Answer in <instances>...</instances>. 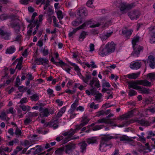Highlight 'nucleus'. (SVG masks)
<instances>
[{
	"label": "nucleus",
	"mask_w": 155,
	"mask_h": 155,
	"mask_svg": "<svg viewBox=\"0 0 155 155\" xmlns=\"http://www.w3.org/2000/svg\"><path fill=\"white\" fill-rule=\"evenodd\" d=\"M83 126L82 125H81V123L79 125H77L76 126V129H71L69 131L62 134L63 135L66 137L63 140H62V143L64 144L70 140L79 139V137L78 136H72L75 133H76L77 131L79 130Z\"/></svg>",
	"instance_id": "1"
},
{
	"label": "nucleus",
	"mask_w": 155,
	"mask_h": 155,
	"mask_svg": "<svg viewBox=\"0 0 155 155\" xmlns=\"http://www.w3.org/2000/svg\"><path fill=\"white\" fill-rule=\"evenodd\" d=\"M140 39V37L137 35L134 37L132 40L134 51L132 53L131 55L135 57H138L140 52L143 51V46L137 44V43L139 42Z\"/></svg>",
	"instance_id": "2"
},
{
	"label": "nucleus",
	"mask_w": 155,
	"mask_h": 155,
	"mask_svg": "<svg viewBox=\"0 0 155 155\" xmlns=\"http://www.w3.org/2000/svg\"><path fill=\"white\" fill-rule=\"evenodd\" d=\"M135 6L134 3H133L130 4H128L125 2H121L120 3L119 7L121 11H124L130 9Z\"/></svg>",
	"instance_id": "3"
},
{
	"label": "nucleus",
	"mask_w": 155,
	"mask_h": 155,
	"mask_svg": "<svg viewBox=\"0 0 155 155\" xmlns=\"http://www.w3.org/2000/svg\"><path fill=\"white\" fill-rule=\"evenodd\" d=\"M108 53L110 54L114 52L116 48V45L113 41L109 42L105 45Z\"/></svg>",
	"instance_id": "4"
},
{
	"label": "nucleus",
	"mask_w": 155,
	"mask_h": 155,
	"mask_svg": "<svg viewBox=\"0 0 155 155\" xmlns=\"http://www.w3.org/2000/svg\"><path fill=\"white\" fill-rule=\"evenodd\" d=\"M132 122H137V123L145 127L150 126L151 123L148 120L145 119H142L140 120H139L137 118H135Z\"/></svg>",
	"instance_id": "5"
},
{
	"label": "nucleus",
	"mask_w": 155,
	"mask_h": 155,
	"mask_svg": "<svg viewBox=\"0 0 155 155\" xmlns=\"http://www.w3.org/2000/svg\"><path fill=\"white\" fill-rule=\"evenodd\" d=\"M76 147L75 145L73 143H69L65 147V152L69 155L74 150Z\"/></svg>",
	"instance_id": "6"
},
{
	"label": "nucleus",
	"mask_w": 155,
	"mask_h": 155,
	"mask_svg": "<svg viewBox=\"0 0 155 155\" xmlns=\"http://www.w3.org/2000/svg\"><path fill=\"white\" fill-rule=\"evenodd\" d=\"M128 15L131 20L137 19L140 15V13L138 10H134L128 13Z\"/></svg>",
	"instance_id": "7"
},
{
	"label": "nucleus",
	"mask_w": 155,
	"mask_h": 155,
	"mask_svg": "<svg viewBox=\"0 0 155 155\" xmlns=\"http://www.w3.org/2000/svg\"><path fill=\"white\" fill-rule=\"evenodd\" d=\"M100 25V24L99 23L94 24L92 21H89L85 22L82 25H81V26H82V28L83 29L85 27L87 28H95L99 27Z\"/></svg>",
	"instance_id": "8"
},
{
	"label": "nucleus",
	"mask_w": 155,
	"mask_h": 155,
	"mask_svg": "<svg viewBox=\"0 0 155 155\" xmlns=\"http://www.w3.org/2000/svg\"><path fill=\"white\" fill-rule=\"evenodd\" d=\"M89 85L91 87H96L97 88L101 86L99 81L97 78H93L89 81Z\"/></svg>",
	"instance_id": "9"
},
{
	"label": "nucleus",
	"mask_w": 155,
	"mask_h": 155,
	"mask_svg": "<svg viewBox=\"0 0 155 155\" xmlns=\"http://www.w3.org/2000/svg\"><path fill=\"white\" fill-rule=\"evenodd\" d=\"M35 62L37 64L45 66L48 64L49 61L46 58H36L35 60Z\"/></svg>",
	"instance_id": "10"
},
{
	"label": "nucleus",
	"mask_w": 155,
	"mask_h": 155,
	"mask_svg": "<svg viewBox=\"0 0 155 155\" xmlns=\"http://www.w3.org/2000/svg\"><path fill=\"white\" fill-rule=\"evenodd\" d=\"M147 61L151 68L153 69L155 68V58L154 56L152 55H149Z\"/></svg>",
	"instance_id": "11"
},
{
	"label": "nucleus",
	"mask_w": 155,
	"mask_h": 155,
	"mask_svg": "<svg viewBox=\"0 0 155 155\" xmlns=\"http://www.w3.org/2000/svg\"><path fill=\"white\" fill-rule=\"evenodd\" d=\"M139 80L134 81H130L128 82V86L129 87L133 88L136 90H138L140 88V86L137 85L139 84Z\"/></svg>",
	"instance_id": "12"
},
{
	"label": "nucleus",
	"mask_w": 155,
	"mask_h": 155,
	"mask_svg": "<svg viewBox=\"0 0 155 155\" xmlns=\"http://www.w3.org/2000/svg\"><path fill=\"white\" fill-rule=\"evenodd\" d=\"M149 30L151 32V35L150 38V42L152 44L155 43V27H150Z\"/></svg>",
	"instance_id": "13"
},
{
	"label": "nucleus",
	"mask_w": 155,
	"mask_h": 155,
	"mask_svg": "<svg viewBox=\"0 0 155 155\" xmlns=\"http://www.w3.org/2000/svg\"><path fill=\"white\" fill-rule=\"evenodd\" d=\"M2 28H0V35L5 40H8L9 39L10 37V34L4 31Z\"/></svg>",
	"instance_id": "14"
},
{
	"label": "nucleus",
	"mask_w": 155,
	"mask_h": 155,
	"mask_svg": "<svg viewBox=\"0 0 155 155\" xmlns=\"http://www.w3.org/2000/svg\"><path fill=\"white\" fill-rule=\"evenodd\" d=\"M98 53L101 57H104L109 54L105 46L104 48L101 47L99 50Z\"/></svg>",
	"instance_id": "15"
},
{
	"label": "nucleus",
	"mask_w": 155,
	"mask_h": 155,
	"mask_svg": "<svg viewBox=\"0 0 155 155\" xmlns=\"http://www.w3.org/2000/svg\"><path fill=\"white\" fill-rule=\"evenodd\" d=\"M141 64V62L135 61L134 62L130 64V67L132 69H137L140 67Z\"/></svg>",
	"instance_id": "16"
},
{
	"label": "nucleus",
	"mask_w": 155,
	"mask_h": 155,
	"mask_svg": "<svg viewBox=\"0 0 155 155\" xmlns=\"http://www.w3.org/2000/svg\"><path fill=\"white\" fill-rule=\"evenodd\" d=\"M108 146H110V148L111 147V145L107 144V143L101 142L100 146V150L102 151L105 152L107 150L106 147Z\"/></svg>",
	"instance_id": "17"
},
{
	"label": "nucleus",
	"mask_w": 155,
	"mask_h": 155,
	"mask_svg": "<svg viewBox=\"0 0 155 155\" xmlns=\"http://www.w3.org/2000/svg\"><path fill=\"white\" fill-rule=\"evenodd\" d=\"M59 63L60 64H64V66L62 68L63 70L66 71L68 74H70V71L71 70L72 68V67L64 63L62 61H60L59 62Z\"/></svg>",
	"instance_id": "18"
},
{
	"label": "nucleus",
	"mask_w": 155,
	"mask_h": 155,
	"mask_svg": "<svg viewBox=\"0 0 155 155\" xmlns=\"http://www.w3.org/2000/svg\"><path fill=\"white\" fill-rule=\"evenodd\" d=\"M114 138V136H111L110 134L105 135L104 136L102 137L101 142L107 143L106 142Z\"/></svg>",
	"instance_id": "19"
},
{
	"label": "nucleus",
	"mask_w": 155,
	"mask_h": 155,
	"mask_svg": "<svg viewBox=\"0 0 155 155\" xmlns=\"http://www.w3.org/2000/svg\"><path fill=\"white\" fill-rule=\"evenodd\" d=\"M134 113V110H132L128 112L127 113L121 116V119L123 120L125 118H130L133 116Z\"/></svg>",
	"instance_id": "20"
},
{
	"label": "nucleus",
	"mask_w": 155,
	"mask_h": 155,
	"mask_svg": "<svg viewBox=\"0 0 155 155\" xmlns=\"http://www.w3.org/2000/svg\"><path fill=\"white\" fill-rule=\"evenodd\" d=\"M140 72H138L137 73H133L127 75L126 77L129 79H136L137 78L140 76Z\"/></svg>",
	"instance_id": "21"
},
{
	"label": "nucleus",
	"mask_w": 155,
	"mask_h": 155,
	"mask_svg": "<svg viewBox=\"0 0 155 155\" xmlns=\"http://www.w3.org/2000/svg\"><path fill=\"white\" fill-rule=\"evenodd\" d=\"M78 15L81 17H84L87 15V12L84 8H80L79 10V14Z\"/></svg>",
	"instance_id": "22"
},
{
	"label": "nucleus",
	"mask_w": 155,
	"mask_h": 155,
	"mask_svg": "<svg viewBox=\"0 0 155 155\" xmlns=\"http://www.w3.org/2000/svg\"><path fill=\"white\" fill-rule=\"evenodd\" d=\"M139 85H142L144 86L149 87L151 85V83L147 80H139Z\"/></svg>",
	"instance_id": "23"
},
{
	"label": "nucleus",
	"mask_w": 155,
	"mask_h": 155,
	"mask_svg": "<svg viewBox=\"0 0 155 155\" xmlns=\"http://www.w3.org/2000/svg\"><path fill=\"white\" fill-rule=\"evenodd\" d=\"M133 31V30L131 29L129 30L126 29L123 30L122 33L125 35V37H126L127 38H128L131 35Z\"/></svg>",
	"instance_id": "24"
},
{
	"label": "nucleus",
	"mask_w": 155,
	"mask_h": 155,
	"mask_svg": "<svg viewBox=\"0 0 155 155\" xmlns=\"http://www.w3.org/2000/svg\"><path fill=\"white\" fill-rule=\"evenodd\" d=\"M90 119L88 118L87 116L85 115H84L82 117V119L81 120V125H82L83 126L86 125L89 122Z\"/></svg>",
	"instance_id": "25"
},
{
	"label": "nucleus",
	"mask_w": 155,
	"mask_h": 155,
	"mask_svg": "<svg viewBox=\"0 0 155 155\" xmlns=\"http://www.w3.org/2000/svg\"><path fill=\"white\" fill-rule=\"evenodd\" d=\"M15 50L16 49L15 46L13 45H12L7 48L6 50L5 53L8 54H12L15 52Z\"/></svg>",
	"instance_id": "26"
},
{
	"label": "nucleus",
	"mask_w": 155,
	"mask_h": 155,
	"mask_svg": "<svg viewBox=\"0 0 155 155\" xmlns=\"http://www.w3.org/2000/svg\"><path fill=\"white\" fill-rule=\"evenodd\" d=\"M49 114L48 109L47 108L43 109L40 113V116L41 117H47Z\"/></svg>",
	"instance_id": "27"
},
{
	"label": "nucleus",
	"mask_w": 155,
	"mask_h": 155,
	"mask_svg": "<svg viewBox=\"0 0 155 155\" xmlns=\"http://www.w3.org/2000/svg\"><path fill=\"white\" fill-rule=\"evenodd\" d=\"M6 112H5V110L1 111V115H0V118L2 120H8L9 118L7 116Z\"/></svg>",
	"instance_id": "28"
},
{
	"label": "nucleus",
	"mask_w": 155,
	"mask_h": 155,
	"mask_svg": "<svg viewBox=\"0 0 155 155\" xmlns=\"http://www.w3.org/2000/svg\"><path fill=\"white\" fill-rule=\"evenodd\" d=\"M97 138L95 137L89 138L87 139V142L88 144H93L96 143Z\"/></svg>",
	"instance_id": "29"
},
{
	"label": "nucleus",
	"mask_w": 155,
	"mask_h": 155,
	"mask_svg": "<svg viewBox=\"0 0 155 155\" xmlns=\"http://www.w3.org/2000/svg\"><path fill=\"white\" fill-rule=\"evenodd\" d=\"M70 65L74 67V70L76 72L77 75L81 73V69L75 63L71 62H69Z\"/></svg>",
	"instance_id": "30"
},
{
	"label": "nucleus",
	"mask_w": 155,
	"mask_h": 155,
	"mask_svg": "<svg viewBox=\"0 0 155 155\" xmlns=\"http://www.w3.org/2000/svg\"><path fill=\"white\" fill-rule=\"evenodd\" d=\"M18 20L16 19H15L12 20L9 23L10 26L12 28H15L17 25H19L18 22Z\"/></svg>",
	"instance_id": "31"
},
{
	"label": "nucleus",
	"mask_w": 155,
	"mask_h": 155,
	"mask_svg": "<svg viewBox=\"0 0 155 155\" xmlns=\"http://www.w3.org/2000/svg\"><path fill=\"white\" fill-rule=\"evenodd\" d=\"M75 110L72 109H70L68 111V115H69V117L71 119L74 118L76 115L77 114L74 112Z\"/></svg>",
	"instance_id": "32"
},
{
	"label": "nucleus",
	"mask_w": 155,
	"mask_h": 155,
	"mask_svg": "<svg viewBox=\"0 0 155 155\" xmlns=\"http://www.w3.org/2000/svg\"><path fill=\"white\" fill-rule=\"evenodd\" d=\"M66 106H64L61 108L57 115V117L58 118L61 117L63 114H64L66 111Z\"/></svg>",
	"instance_id": "33"
},
{
	"label": "nucleus",
	"mask_w": 155,
	"mask_h": 155,
	"mask_svg": "<svg viewBox=\"0 0 155 155\" xmlns=\"http://www.w3.org/2000/svg\"><path fill=\"white\" fill-rule=\"evenodd\" d=\"M119 140L120 141H123V143H126L127 142L129 141L130 139L129 137L125 135H123L120 137L119 138Z\"/></svg>",
	"instance_id": "34"
},
{
	"label": "nucleus",
	"mask_w": 155,
	"mask_h": 155,
	"mask_svg": "<svg viewBox=\"0 0 155 155\" xmlns=\"http://www.w3.org/2000/svg\"><path fill=\"white\" fill-rule=\"evenodd\" d=\"M82 23V20L81 18H78L75 21H73L72 25L73 26H78Z\"/></svg>",
	"instance_id": "35"
},
{
	"label": "nucleus",
	"mask_w": 155,
	"mask_h": 155,
	"mask_svg": "<svg viewBox=\"0 0 155 155\" xmlns=\"http://www.w3.org/2000/svg\"><path fill=\"white\" fill-rule=\"evenodd\" d=\"M91 64H89L87 62L85 63V65L88 68L91 67V68H97V66L95 64V62L93 61H91Z\"/></svg>",
	"instance_id": "36"
},
{
	"label": "nucleus",
	"mask_w": 155,
	"mask_h": 155,
	"mask_svg": "<svg viewBox=\"0 0 155 155\" xmlns=\"http://www.w3.org/2000/svg\"><path fill=\"white\" fill-rule=\"evenodd\" d=\"M91 75H86V78L83 77V78L82 79V80L84 83L89 85V80L91 79Z\"/></svg>",
	"instance_id": "37"
},
{
	"label": "nucleus",
	"mask_w": 155,
	"mask_h": 155,
	"mask_svg": "<svg viewBox=\"0 0 155 155\" xmlns=\"http://www.w3.org/2000/svg\"><path fill=\"white\" fill-rule=\"evenodd\" d=\"M36 147H38L37 149H35L34 150V152H33V154H36L39 153L41 152L43 150V147H41V146L39 145H37L36 146Z\"/></svg>",
	"instance_id": "38"
},
{
	"label": "nucleus",
	"mask_w": 155,
	"mask_h": 155,
	"mask_svg": "<svg viewBox=\"0 0 155 155\" xmlns=\"http://www.w3.org/2000/svg\"><path fill=\"white\" fill-rule=\"evenodd\" d=\"M65 150V147H62L58 148L55 151V153L57 155L62 154Z\"/></svg>",
	"instance_id": "39"
},
{
	"label": "nucleus",
	"mask_w": 155,
	"mask_h": 155,
	"mask_svg": "<svg viewBox=\"0 0 155 155\" xmlns=\"http://www.w3.org/2000/svg\"><path fill=\"white\" fill-rule=\"evenodd\" d=\"M87 35V32L83 31L81 33L78 40L81 41H83Z\"/></svg>",
	"instance_id": "40"
},
{
	"label": "nucleus",
	"mask_w": 155,
	"mask_h": 155,
	"mask_svg": "<svg viewBox=\"0 0 155 155\" xmlns=\"http://www.w3.org/2000/svg\"><path fill=\"white\" fill-rule=\"evenodd\" d=\"M32 121V118H30L26 115L24 121V124L25 125L29 124H31Z\"/></svg>",
	"instance_id": "41"
},
{
	"label": "nucleus",
	"mask_w": 155,
	"mask_h": 155,
	"mask_svg": "<svg viewBox=\"0 0 155 155\" xmlns=\"http://www.w3.org/2000/svg\"><path fill=\"white\" fill-rule=\"evenodd\" d=\"M138 90L140 91V93L142 94H148L149 93V89H147L145 87H141L140 86V88Z\"/></svg>",
	"instance_id": "42"
},
{
	"label": "nucleus",
	"mask_w": 155,
	"mask_h": 155,
	"mask_svg": "<svg viewBox=\"0 0 155 155\" xmlns=\"http://www.w3.org/2000/svg\"><path fill=\"white\" fill-rule=\"evenodd\" d=\"M87 146V144L85 142L82 143L81 147V152L82 153H84L85 152L86 147Z\"/></svg>",
	"instance_id": "43"
},
{
	"label": "nucleus",
	"mask_w": 155,
	"mask_h": 155,
	"mask_svg": "<svg viewBox=\"0 0 155 155\" xmlns=\"http://www.w3.org/2000/svg\"><path fill=\"white\" fill-rule=\"evenodd\" d=\"M38 114V112L36 111L33 112H29L28 113L27 115L30 118H32L33 117L37 116Z\"/></svg>",
	"instance_id": "44"
},
{
	"label": "nucleus",
	"mask_w": 155,
	"mask_h": 155,
	"mask_svg": "<svg viewBox=\"0 0 155 155\" xmlns=\"http://www.w3.org/2000/svg\"><path fill=\"white\" fill-rule=\"evenodd\" d=\"M37 14L36 12H34L32 15L31 18L30 19L28 18H26V20L28 22L31 24L34 21L35 17L37 15Z\"/></svg>",
	"instance_id": "45"
},
{
	"label": "nucleus",
	"mask_w": 155,
	"mask_h": 155,
	"mask_svg": "<svg viewBox=\"0 0 155 155\" xmlns=\"http://www.w3.org/2000/svg\"><path fill=\"white\" fill-rule=\"evenodd\" d=\"M46 46L44 47V48H42L41 49V52L43 54V55L46 56L48 55L49 53V50L48 49L46 48Z\"/></svg>",
	"instance_id": "46"
},
{
	"label": "nucleus",
	"mask_w": 155,
	"mask_h": 155,
	"mask_svg": "<svg viewBox=\"0 0 155 155\" xmlns=\"http://www.w3.org/2000/svg\"><path fill=\"white\" fill-rule=\"evenodd\" d=\"M55 12L57 13L58 19L59 20H61L63 18L62 11L60 10H58Z\"/></svg>",
	"instance_id": "47"
},
{
	"label": "nucleus",
	"mask_w": 155,
	"mask_h": 155,
	"mask_svg": "<svg viewBox=\"0 0 155 155\" xmlns=\"http://www.w3.org/2000/svg\"><path fill=\"white\" fill-rule=\"evenodd\" d=\"M19 107L24 111L26 110L28 111L30 110V107L28 106H26L25 105L21 104L19 106Z\"/></svg>",
	"instance_id": "48"
},
{
	"label": "nucleus",
	"mask_w": 155,
	"mask_h": 155,
	"mask_svg": "<svg viewBox=\"0 0 155 155\" xmlns=\"http://www.w3.org/2000/svg\"><path fill=\"white\" fill-rule=\"evenodd\" d=\"M116 119L115 118H114L112 119H107V124H110L111 125V126L116 127L117 125L114 121Z\"/></svg>",
	"instance_id": "49"
},
{
	"label": "nucleus",
	"mask_w": 155,
	"mask_h": 155,
	"mask_svg": "<svg viewBox=\"0 0 155 155\" xmlns=\"http://www.w3.org/2000/svg\"><path fill=\"white\" fill-rule=\"evenodd\" d=\"M30 98L32 101H36L39 99V95L37 94H34Z\"/></svg>",
	"instance_id": "50"
},
{
	"label": "nucleus",
	"mask_w": 155,
	"mask_h": 155,
	"mask_svg": "<svg viewBox=\"0 0 155 155\" xmlns=\"http://www.w3.org/2000/svg\"><path fill=\"white\" fill-rule=\"evenodd\" d=\"M78 100L76 99L75 100L74 102L71 105L70 109H71L73 110H75L76 107L78 105Z\"/></svg>",
	"instance_id": "51"
},
{
	"label": "nucleus",
	"mask_w": 155,
	"mask_h": 155,
	"mask_svg": "<svg viewBox=\"0 0 155 155\" xmlns=\"http://www.w3.org/2000/svg\"><path fill=\"white\" fill-rule=\"evenodd\" d=\"M35 27L32 25L31 24H30L28 25V27H29V29L27 31V35L30 36L31 34V32L32 31V29Z\"/></svg>",
	"instance_id": "52"
},
{
	"label": "nucleus",
	"mask_w": 155,
	"mask_h": 155,
	"mask_svg": "<svg viewBox=\"0 0 155 155\" xmlns=\"http://www.w3.org/2000/svg\"><path fill=\"white\" fill-rule=\"evenodd\" d=\"M47 91L49 97H54L55 96V94H54V91L52 89L49 88L47 89Z\"/></svg>",
	"instance_id": "53"
},
{
	"label": "nucleus",
	"mask_w": 155,
	"mask_h": 155,
	"mask_svg": "<svg viewBox=\"0 0 155 155\" xmlns=\"http://www.w3.org/2000/svg\"><path fill=\"white\" fill-rule=\"evenodd\" d=\"M54 13V12H45L44 13V14H47L46 16L48 18V20H50V21H51V16L53 15Z\"/></svg>",
	"instance_id": "54"
},
{
	"label": "nucleus",
	"mask_w": 155,
	"mask_h": 155,
	"mask_svg": "<svg viewBox=\"0 0 155 155\" xmlns=\"http://www.w3.org/2000/svg\"><path fill=\"white\" fill-rule=\"evenodd\" d=\"M107 119L105 118H103L101 119H100L96 122V123L98 124H100L102 123H105L107 124Z\"/></svg>",
	"instance_id": "55"
},
{
	"label": "nucleus",
	"mask_w": 155,
	"mask_h": 155,
	"mask_svg": "<svg viewBox=\"0 0 155 155\" xmlns=\"http://www.w3.org/2000/svg\"><path fill=\"white\" fill-rule=\"evenodd\" d=\"M14 134H15L16 135V137H18L21 135V131L19 128L18 127H17L15 131Z\"/></svg>",
	"instance_id": "56"
},
{
	"label": "nucleus",
	"mask_w": 155,
	"mask_h": 155,
	"mask_svg": "<svg viewBox=\"0 0 155 155\" xmlns=\"http://www.w3.org/2000/svg\"><path fill=\"white\" fill-rule=\"evenodd\" d=\"M58 122V120H55L51 121L48 123V125L50 127H53L54 125H56Z\"/></svg>",
	"instance_id": "57"
},
{
	"label": "nucleus",
	"mask_w": 155,
	"mask_h": 155,
	"mask_svg": "<svg viewBox=\"0 0 155 155\" xmlns=\"http://www.w3.org/2000/svg\"><path fill=\"white\" fill-rule=\"evenodd\" d=\"M137 94V92L134 90L130 89L129 91L128 94L130 96H134L136 95Z\"/></svg>",
	"instance_id": "58"
},
{
	"label": "nucleus",
	"mask_w": 155,
	"mask_h": 155,
	"mask_svg": "<svg viewBox=\"0 0 155 155\" xmlns=\"http://www.w3.org/2000/svg\"><path fill=\"white\" fill-rule=\"evenodd\" d=\"M102 95L101 94L99 93L97 94L95 96V100L97 101L98 102H100V99L102 98Z\"/></svg>",
	"instance_id": "59"
},
{
	"label": "nucleus",
	"mask_w": 155,
	"mask_h": 155,
	"mask_svg": "<svg viewBox=\"0 0 155 155\" xmlns=\"http://www.w3.org/2000/svg\"><path fill=\"white\" fill-rule=\"evenodd\" d=\"M147 77L150 80L155 79V74L153 73H149L147 75Z\"/></svg>",
	"instance_id": "60"
},
{
	"label": "nucleus",
	"mask_w": 155,
	"mask_h": 155,
	"mask_svg": "<svg viewBox=\"0 0 155 155\" xmlns=\"http://www.w3.org/2000/svg\"><path fill=\"white\" fill-rule=\"evenodd\" d=\"M15 110L12 107H10L8 110H6V113L7 114H8L9 113H11L12 114H13L15 112Z\"/></svg>",
	"instance_id": "61"
},
{
	"label": "nucleus",
	"mask_w": 155,
	"mask_h": 155,
	"mask_svg": "<svg viewBox=\"0 0 155 155\" xmlns=\"http://www.w3.org/2000/svg\"><path fill=\"white\" fill-rule=\"evenodd\" d=\"M28 89L27 87H24L23 86H20L18 87V90L21 92H24Z\"/></svg>",
	"instance_id": "62"
},
{
	"label": "nucleus",
	"mask_w": 155,
	"mask_h": 155,
	"mask_svg": "<svg viewBox=\"0 0 155 155\" xmlns=\"http://www.w3.org/2000/svg\"><path fill=\"white\" fill-rule=\"evenodd\" d=\"M103 127V125H96L93 128V130L94 131L98 130L101 129Z\"/></svg>",
	"instance_id": "63"
},
{
	"label": "nucleus",
	"mask_w": 155,
	"mask_h": 155,
	"mask_svg": "<svg viewBox=\"0 0 155 155\" xmlns=\"http://www.w3.org/2000/svg\"><path fill=\"white\" fill-rule=\"evenodd\" d=\"M9 17V16L7 14H3L0 16V19L2 20L7 19Z\"/></svg>",
	"instance_id": "64"
}]
</instances>
